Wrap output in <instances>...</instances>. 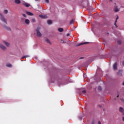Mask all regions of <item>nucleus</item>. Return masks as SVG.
<instances>
[{
  "label": "nucleus",
  "mask_w": 124,
  "mask_h": 124,
  "mask_svg": "<svg viewBox=\"0 0 124 124\" xmlns=\"http://www.w3.org/2000/svg\"><path fill=\"white\" fill-rule=\"evenodd\" d=\"M39 28H38L36 30V34L38 37H41V36H42V33L40 32V31H39Z\"/></svg>",
  "instance_id": "1"
},
{
  "label": "nucleus",
  "mask_w": 124,
  "mask_h": 124,
  "mask_svg": "<svg viewBox=\"0 0 124 124\" xmlns=\"http://www.w3.org/2000/svg\"><path fill=\"white\" fill-rule=\"evenodd\" d=\"M0 49L2 50V51H6L7 50V48L2 44H0Z\"/></svg>",
  "instance_id": "2"
},
{
  "label": "nucleus",
  "mask_w": 124,
  "mask_h": 124,
  "mask_svg": "<svg viewBox=\"0 0 124 124\" xmlns=\"http://www.w3.org/2000/svg\"><path fill=\"white\" fill-rule=\"evenodd\" d=\"M0 19L1 21H2V22H4V23H6V19H5V18L3 17V15H2V14L1 13H0Z\"/></svg>",
  "instance_id": "3"
},
{
  "label": "nucleus",
  "mask_w": 124,
  "mask_h": 124,
  "mask_svg": "<svg viewBox=\"0 0 124 124\" xmlns=\"http://www.w3.org/2000/svg\"><path fill=\"white\" fill-rule=\"evenodd\" d=\"M2 43L4 44L6 47H10V43H8L7 41H3Z\"/></svg>",
  "instance_id": "4"
},
{
  "label": "nucleus",
  "mask_w": 124,
  "mask_h": 124,
  "mask_svg": "<svg viewBox=\"0 0 124 124\" xmlns=\"http://www.w3.org/2000/svg\"><path fill=\"white\" fill-rule=\"evenodd\" d=\"M114 10L115 12H119L120 11V8H119V6H116L114 7Z\"/></svg>",
  "instance_id": "5"
},
{
  "label": "nucleus",
  "mask_w": 124,
  "mask_h": 124,
  "mask_svg": "<svg viewBox=\"0 0 124 124\" xmlns=\"http://www.w3.org/2000/svg\"><path fill=\"white\" fill-rule=\"evenodd\" d=\"M119 112H120L122 115H124V109L121 107L119 108Z\"/></svg>",
  "instance_id": "6"
},
{
  "label": "nucleus",
  "mask_w": 124,
  "mask_h": 124,
  "mask_svg": "<svg viewBox=\"0 0 124 124\" xmlns=\"http://www.w3.org/2000/svg\"><path fill=\"white\" fill-rule=\"evenodd\" d=\"M15 3H16V4H20L21 3V0H15Z\"/></svg>",
  "instance_id": "7"
},
{
  "label": "nucleus",
  "mask_w": 124,
  "mask_h": 124,
  "mask_svg": "<svg viewBox=\"0 0 124 124\" xmlns=\"http://www.w3.org/2000/svg\"><path fill=\"white\" fill-rule=\"evenodd\" d=\"M117 66L118 64H117V63H115L113 65V69H114V70H117Z\"/></svg>",
  "instance_id": "8"
},
{
  "label": "nucleus",
  "mask_w": 124,
  "mask_h": 124,
  "mask_svg": "<svg viewBox=\"0 0 124 124\" xmlns=\"http://www.w3.org/2000/svg\"><path fill=\"white\" fill-rule=\"evenodd\" d=\"M118 76H122L123 75V71L120 70L119 72L117 73Z\"/></svg>",
  "instance_id": "9"
},
{
  "label": "nucleus",
  "mask_w": 124,
  "mask_h": 124,
  "mask_svg": "<svg viewBox=\"0 0 124 124\" xmlns=\"http://www.w3.org/2000/svg\"><path fill=\"white\" fill-rule=\"evenodd\" d=\"M26 14L29 15V16H33V14L30 12H26Z\"/></svg>",
  "instance_id": "10"
},
{
  "label": "nucleus",
  "mask_w": 124,
  "mask_h": 124,
  "mask_svg": "<svg viewBox=\"0 0 124 124\" xmlns=\"http://www.w3.org/2000/svg\"><path fill=\"white\" fill-rule=\"evenodd\" d=\"M25 24H26L27 25H29L30 24V20L28 19H26L25 20Z\"/></svg>",
  "instance_id": "11"
},
{
  "label": "nucleus",
  "mask_w": 124,
  "mask_h": 124,
  "mask_svg": "<svg viewBox=\"0 0 124 124\" xmlns=\"http://www.w3.org/2000/svg\"><path fill=\"white\" fill-rule=\"evenodd\" d=\"M6 66H7V67H10V68H11L12 67V64L8 63H7L6 64Z\"/></svg>",
  "instance_id": "12"
},
{
  "label": "nucleus",
  "mask_w": 124,
  "mask_h": 124,
  "mask_svg": "<svg viewBox=\"0 0 124 124\" xmlns=\"http://www.w3.org/2000/svg\"><path fill=\"white\" fill-rule=\"evenodd\" d=\"M3 27L6 29V30H7V31H10L11 29H10V28L6 26H4Z\"/></svg>",
  "instance_id": "13"
},
{
  "label": "nucleus",
  "mask_w": 124,
  "mask_h": 124,
  "mask_svg": "<svg viewBox=\"0 0 124 124\" xmlns=\"http://www.w3.org/2000/svg\"><path fill=\"white\" fill-rule=\"evenodd\" d=\"M39 17H40V18H45L46 19V18H47V16L40 15Z\"/></svg>",
  "instance_id": "14"
},
{
  "label": "nucleus",
  "mask_w": 124,
  "mask_h": 124,
  "mask_svg": "<svg viewBox=\"0 0 124 124\" xmlns=\"http://www.w3.org/2000/svg\"><path fill=\"white\" fill-rule=\"evenodd\" d=\"M46 43H48L49 44H51V42H50V40L48 39H46Z\"/></svg>",
  "instance_id": "15"
},
{
  "label": "nucleus",
  "mask_w": 124,
  "mask_h": 124,
  "mask_svg": "<svg viewBox=\"0 0 124 124\" xmlns=\"http://www.w3.org/2000/svg\"><path fill=\"white\" fill-rule=\"evenodd\" d=\"M58 31H60V32H62V31H63V29L59 28Z\"/></svg>",
  "instance_id": "16"
},
{
  "label": "nucleus",
  "mask_w": 124,
  "mask_h": 124,
  "mask_svg": "<svg viewBox=\"0 0 124 124\" xmlns=\"http://www.w3.org/2000/svg\"><path fill=\"white\" fill-rule=\"evenodd\" d=\"M24 6H26V7H30L31 6V5L30 4L26 3L25 5Z\"/></svg>",
  "instance_id": "17"
},
{
  "label": "nucleus",
  "mask_w": 124,
  "mask_h": 124,
  "mask_svg": "<svg viewBox=\"0 0 124 124\" xmlns=\"http://www.w3.org/2000/svg\"><path fill=\"white\" fill-rule=\"evenodd\" d=\"M48 25H51L52 24V21L51 20H48L47 22Z\"/></svg>",
  "instance_id": "18"
},
{
  "label": "nucleus",
  "mask_w": 124,
  "mask_h": 124,
  "mask_svg": "<svg viewBox=\"0 0 124 124\" xmlns=\"http://www.w3.org/2000/svg\"><path fill=\"white\" fill-rule=\"evenodd\" d=\"M3 13L4 14H7V13H8V11L7 10H4Z\"/></svg>",
  "instance_id": "19"
},
{
  "label": "nucleus",
  "mask_w": 124,
  "mask_h": 124,
  "mask_svg": "<svg viewBox=\"0 0 124 124\" xmlns=\"http://www.w3.org/2000/svg\"><path fill=\"white\" fill-rule=\"evenodd\" d=\"M119 19V16H117L116 17V20H115V23H114V25L117 27V25H116V23H117V20Z\"/></svg>",
  "instance_id": "20"
},
{
  "label": "nucleus",
  "mask_w": 124,
  "mask_h": 124,
  "mask_svg": "<svg viewBox=\"0 0 124 124\" xmlns=\"http://www.w3.org/2000/svg\"><path fill=\"white\" fill-rule=\"evenodd\" d=\"M88 43H80L78 46H81V45H83V44H87Z\"/></svg>",
  "instance_id": "21"
},
{
  "label": "nucleus",
  "mask_w": 124,
  "mask_h": 124,
  "mask_svg": "<svg viewBox=\"0 0 124 124\" xmlns=\"http://www.w3.org/2000/svg\"><path fill=\"white\" fill-rule=\"evenodd\" d=\"M25 58H30V55H26L22 57V59H25Z\"/></svg>",
  "instance_id": "22"
},
{
  "label": "nucleus",
  "mask_w": 124,
  "mask_h": 124,
  "mask_svg": "<svg viewBox=\"0 0 124 124\" xmlns=\"http://www.w3.org/2000/svg\"><path fill=\"white\" fill-rule=\"evenodd\" d=\"M31 21H32V22H33V23H35L36 20H35V18H32Z\"/></svg>",
  "instance_id": "23"
},
{
  "label": "nucleus",
  "mask_w": 124,
  "mask_h": 124,
  "mask_svg": "<svg viewBox=\"0 0 124 124\" xmlns=\"http://www.w3.org/2000/svg\"><path fill=\"white\" fill-rule=\"evenodd\" d=\"M21 3L23 5H24L25 4H26L27 3L26 2H25L24 1H22V2H21Z\"/></svg>",
  "instance_id": "24"
},
{
  "label": "nucleus",
  "mask_w": 124,
  "mask_h": 124,
  "mask_svg": "<svg viewBox=\"0 0 124 124\" xmlns=\"http://www.w3.org/2000/svg\"><path fill=\"white\" fill-rule=\"evenodd\" d=\"M22 16H24L25 18H27V15H26V14H22Z\"/></svg>",
  "instance_id": "25"
},
{
  "label": "nucleus",
  "mask_w": 124,
  "mask_h": 124,
  "mask_svg": "<svg viewBox=\"0 0 124 124\" xmlns=\"http://www.w3.org/2000/svg\"><path fill=\"white\" fill-rule=\"evenodd\" d=\"M45 1L46 3H49V0H45Z\"/></svg>",
  "instance_id": "26"
},
{
  "label": "nucleus",
  "mask_w": 124,
  "mask_h": 124,
  "mask_svg": "<svg viewBox=\"0 0 124 124\" xmlns=\"http://www.w3.org/2000/svg\"><path fill=\"white\" fill-rule=\"evenodd\" d=\"M61 43H65V42L63 40H62L61 42Z\"/></svg>",
  "instance_id": "27"
},
{
  "label": "nucleus",
  "mask_w": 124,
  "mask_h": 124,
  "mask_svg": "<svg viewBox=\"0 0 124 124\" xmlns=\"http://www.w3.org/2000/svg\"><path fill=\"white\" fill-rule=\"evenodd\" d=\"M86 93V91H85V90L82 91L83 93Z\"/></svg>",
  "instance_id": "28"
},
{
  "label": "nucleus",
  "mask_w": 124,
  "mask_h": 124,
  "mask_svg": "<svg viewBox=\"0 0 124 124\" xmlns=\"http://www.w3.org/2000/svg\"><path fill=\"white\" fill-rule=\"evenodd\" d=\"M122 121L124 122V116L122 117Z\"/></svg>",
  "instance_id": "29"
},
{
  "label": "nucleus",
  "mask_w": 124,
  "mask_h": 124,
  "mask_svg": "<svg viewBox=\"0 0 124 124\" xmlns=\"http://www.w3.org/2000/svg\"><path fill=\"white\" fill-rule=\"evenodd\" d=\"M66 35H67V36H69L70 34H69V33H68L66 34Z\"/></svg>",
  "instance_id": "30"
},
{
  "label": "nucleus",
  "mask_w": 124,
  "mask_h": 124,
  "mask_svg": "<svg viewBox=\"0 0 124 124\" xmlns=\"http://www.w3.org/2000/svg\"><path fill=\"white\" fill-rule=\"evenodd\" d=\"M98 124H101V123H100V122L99 121L98 123Z\"/></svg>",
  "instance_id": "31"
},
{
  "label": "nucleus",
  "mask_w": 124,
  "mask_h": 124,
  "mask_svg": "<svg viewBox=\"0 0 124 124\" xmlns=\"http://www.w3.org/2000/svg\"><path fill=\"white\" fill-rule=\"evenodd\" d=\"M73 20H72L71 21V24H72V23H73Z\"/></svg>",
  "instance_id": "32"
},
{
  "label": "nucleus",
  "mask_w": 124,
  "mask_h": 124,
  "mask_svg": "<svg viewBox=\"0 0 124 124\" xmlns=\"http://www.w3.org/2000/svg\"><path fill=\"white\" fill-rule=\"evenodd\" d=\"M123 86H124V81L123 82V83H122Z\"/></svg>",
  "instance_id": "33"
},
{
  "label": "nucleus",
  "mask_w": 124,
  "mask_h": 124,
  "mask_svg": "<svg viewBox=\"0 0 124 124\" xmlns=\"http://www.w3.org/2000/svg\"><path fill=\"white\" fill-rule=\"evenodd\" d=\"M117 97H119V95H118L117 96Z\"/></svg>",
  "instance_id": "34"
}]
</instances>
